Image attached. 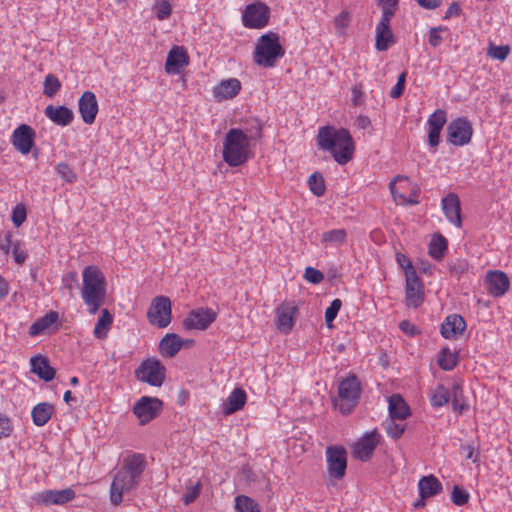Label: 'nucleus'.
Masks as SVG:
<instances>
[{
  "label": "nucleus",
  "instance_id": "obj_37",
  "mask_svg": "<svg viewBox=\"0 0 512 512\" xmlns=\"http://www.w3.org/2000/svg\"><path fill=\"white\" fill-rule=\"evenodd\" d=\"M447 248L448 242L446 238L441 234H438L430 241L428 253L433 259L440 260L444 257Z\"/></svg>",
  "mask_w": 512,
  "mask_h": 512
},
{
  "label": "nucleus",
  "instance_id": "obj_32",
  "mask_svg": "<svg viewBox=\"0 0 512 512\" xmlns=\"http://www.w3.org/2000/svg\"><path fill=\"white\" fill-rule=\"evenodd\" d=\"M441 482L434 476H424L418 482L419 495L422 498H429L442 491Z\"/></svg>",
  "mask_w": 512,
  "mask_h": 512
},
{
  "label": "nucleus",
  "instance_id": "obj_38",
  "mask_svg": "<svg viewBox=\"0 0 512 512\" xmlns=\"http://www.w3.org/2000/svg\"><path fill=\"white\" fill-rule=\"evenodd\" d=\"M402 180H405L407 181L408 180V177L407 176H403V175H397L395 176L389 183V190L391 192V195L394 199V201L397 203V204H409V205H416L418 204V200L415 199V198H407L405 195L399 193L396 189V183L398 181H402Z\"/></svg>",
  "mask_w": 512,
  "mask_h": 512
},
{
  "label": "nucleus",
  "instance_id": "obj_54",
  "mask_svg": "<svg viewBox=\"0 0 512 512\" xmlns=\"http://www.w3.org/2000/svg\"><path fill=\"white\" fill-rule=\"evenodd\" d=\"M201 492V483L197 482L195 485L187 487L186 492L182 496L185 505H189L196 500Z\"/></svg>",
  "mask_w": 512,
  "mask_h": 512
},
{
  "label": "nucleus",
  "instance_id": "obj_35",
  "mask_svg": "<svg viewBox=\"0 0 512 512\" xmlns=\"http://www.w3.org/2000/svg\"><path fill=\"white\" fill-rule=\"evenodd\" d=\"M263 125L257 118H251L244 124L242 133L252 144H255L262 137Z\"/></svg>",
  "mask_w": 512,
  "mask_h": 512
},
{
  "label": "nucleus",
  "instance_id": "obj_50",
  "mask_svg": "<svg viewBox=\"0 0 512 512\" xmlns=\"http://www.w3.org/2000/svg\"><path fill=\"white\" fill-rule=\"evenodd\" d=\"M510 53V47L508 45L494 46L490 45L487 51V55L491 58L504 61Z\"/></svg>",
  "mask_w": 512,
  "mask_h": 512
},
{
  "label": "nucleus",
  "instance_id": "obj_56",
  "mask_svg": "<svg viewBox=\"0 0 512 512\" xmlns=\"http://www.w3.org/2000/svg\"><path fill=\"white\" fill-rule=\"evenodd\" d=\"M27 213L23 205H16L12 210V222L16 227H20L26 220Z\"/></svg>",
  "mask_w": 512,
  "mask_h": 512
},
{
  "label": "nucleus",
  "instance_id": "obj_8",
  "mask_svg": "<svg viewBox=\"0 0 512 512\" xmlns=\"http://www.w3.org/2000/svg\"><path fill=\"white\" fill-rule=\"evenodd\" d=\"M270 19V8L263 2L257 1L246 6L242 13V22L246 28L262 29Z\"/></svg>",
  "mask_w": 512,
  "mask_h": 512
},
{
  "label": "nucleus",
  "instance_id": "obj_47",
  "mask_svg": "<svg viewBox=\"0 0 512 512\" xmlns=\"http://www.w3.org/2000/svg\"><path fill=\"white\" fill-rule=\"evenodd\" d=\"M396 419L390 418L383 423L386 433L393 439H399L405 431L404 424H398L395 422Z\"/></svg>",
  "mask_w": 512,
  "mask_h": 512
},
{
  "label": "nucleus",
  "instance_id": "obj_36",
  "mask_svg": "<svg viewBox=\"0 0 512 512\" xmlns=\"http://www.w3.org/2000/svg\"><path fill=\"white\" fill-rule=\"evenodd\" d=\"M113 322V316L107 309L101 311V316L95 324L93 334L98 339H105L107 337L108 330Z\"/></svg>",
  "mask_w": 512,
  "mask_h": 512
},
{
  "label": "nucleus",
  "instance_id": "obj_64",
  "mask_svg": "<svg viewBox=\"0 0 512 512\" xmlns=\"http://www.w3.org/2000/svg\"><path fill=\"white\" fill-rule=\"evenodd\" d=\"M15 242L12 241V232L7 231L3 237H0V250L8 254Z\"/></svg>",
  "mask_w": 512,
  "mask_h": 512
},
{
  "label": "nucleus",
  "instance_id": "obj_5",
  "mask_svg": "<svg viewBox=\"0 0 512 512\" xmlns=\"http://www.w3.org/2000/svg\"><path fill=\"white\" fill-rule=\"evenodd\" d=\"M135 377L140 382L147 383L153 387H160L165 381L166 368L160 360L147 358L135 370Z\"/></svg>",
  "mask_w": 512,
  "mask_h": 512
},
{
  "label": "nucleus",
  "instance_id": "obj_33",
  "mask_svg": "<svg viewBox=\"0 0 512 512\" xmlns=\"http://www.w3.org/2000/svg\"><path fill=\"white\" fill-rule=\"evenodd\" d=\"M182 348V340L175 333L166 334L159 343L160 352L167 357H174Z\"/></svg>",
  "mask_w": 512,
  "mask_h": 512
},
{
  "label": "nucleus",
  "instance_id": "obj_34",
  "mask_svg": "<svg viewBox=\"0 0 512 512\" xmlns=\"http://www.w3.org/2000/svg\"><path fill=\"white\" fill-rule=\"evenodd\" d=\"M59 315L55 311H50L43 317L37 319L29 328V334L31 336H37L42 334L45 330L50 328L54 323L57 322Z\"/></svg>",
  "mask_w": 512,
  "mask_h": 512
},
{
  "label": "nucleus",
  "instance_id": "obj_42",
  "mask_svg": "<svg viewBox=\"0 0 512 512\" xmlns=\"http://www.w3.org/2000/svg\"><path fill=\"white\" fill-rule=\"evenodd\" d=\"M351 16L348 10H342L333 20L336 34L346 35V28L350 25Z\"/></svg>",
  "mask_w": 512,
  "mask_h": 512
},
{
  "label": "nucleus",
  "instance_id": "obj_45",
  "mask_svg": "<svg viewBox=\"0 0 512 512\" xmlns=\"http://www.w3.org/2000/svg\"><path fill=\"white\" fill-rule=\"evenodd\" d=\"M61 88L59 79L53 74H48L43 83V94L52 98Z\"/></svg>",
  "mask_w": 512,
  "mask_h": 512
},
{
  "label": "nucleus",
  "instance_id": "obj_28",
  "mask_svg": "<svg viewBox=\"0 0 512 512\" xmlns=\"http://www.w3.org/2000/svg\"><path fill=\"white\" fill-rule=\"evenodd\" d=\"M247 401L246 392L242 388H235L222 404V413L231 415L241 410Z\"/></svg>",
  "mask_w": 512,
  "mask_h": 512
},
{
  "label": "nucleus",
  "instance_id": "obj_44",
  "mask_svg": "<svg viewBox=\"0 0 512 512\" xmlns=\"http://www.w3.org/2000/svg\"><path fill=\"white\" fill-rule=\"evenodd\" d=\"M57 175L66 183L72 184L77 180V174L66 162H60L56 165Z\"/></svg>",
  "mask_w": 512,
  "mask_h": 512
},
{
  "label": "nucleus",
  "instance_id": "obj_55",
  "mask_svg": "<svg viewBox=\"0 0 512 512\" xmlns=\"http://www.w3.org/2000/svg\"><path fill=\"white\" fill-rule=\"evenodd\" d=\"M406 76H407V73L405 71L402 72L398 76L397 83L390 90V93H389L391 98L397 99V98H399L403 94L404 88H405V83H406Z\"/></svg>",
  "mask_w": 512,
  "mask_h": 512
},
{
  "label": "nucleus",
  "instance_id": "obj_25",
  "mask_svg": "<svg viewBox=\"0 0 512 512\" xmlns=\"http://www.w3.org/2000/svg\"><path fill=\"white\" fill-rule=\"evenodd\" d=\"M44 114L48 119H50L54 124L58 126H68L74 120L73 111L64 105H48L44 110Z\"/></svg>",
  "mask_w": 512,
  "mask_h": 512
},
{
  "label": "nucleus",
  "instance_id": "obj_27",
  "mask_svg": "<svg viewBox=\"0 0 512 512\" xmlns=\"http://www.w3.org/2000/svg\"><path fill=\"white\" fill-rule=\"evenodd\" d=\"M30 364L31 372L45 382H49L55 377L56 370L50 365L48 358L36 355L30 359Z\"/></svg>",
  "mask_w": 512,
  "mask_h": 512
},
{
  "label": "nucleus",
  "instance_id": "obj_60",
  "mask_svg": "<svg viewBox=\"0 0 512 512\" xmlns=\"http://www.w3.org/2000/svg\"><path fill=\"white\" fill-rule=\"evenodd\" d=\"M13 431L10 418L0 414V439L7 438Z\"/></svg>",
  "mask_w": 512,
  "mask_h": 512
},
{
  "label": "nucleus",
  "instance_id": "obj_58",
  "mask_svg": "<svg viewBox=\"0 0 512 512\" xmlns=\"http://www.w3.org/2000/svg\"><path fill=\"white\" fill-rule=\"evenodd\" d=\"M304 278L312 284H319L323 281L324 275L318 269L307 267L305 269Z\"/></svg>",
  "mask_w": 512,
  "mask_h": 512
},
{
  "label": "nucleus",
  "instance_id": "obj_43",
  "mask_svg": "<svg viewBox=\"0 0 512 512\" xmlns=\"http://www.w3.org/2000/svg\"><path fill=\"white\" fill-rule=\"evenodd\" d=\"M347 238L345 229H333L322 234V242L330 244H343Z\"/></svg>",
  "mask_w": 512,
  "mask_h": 512
},
{
  "label": "nucleus",
  "instance_id": "obj_30",
  "mask_svg": "<svg viewBox=\"0 0 512 512\" xmlns=\"http://www.w3.org/2000/svg\"><path fill=\"white\" fill-rule=\"evenodd\" d=\"M376 49L386 51L393 40V33L390 29V21L381 20L376 27Z\"/></svg>",
  "mask_w": 512,
  "mask_h": 512
},
{
  "label": "nucleus",
  "instance_id": "obj_3",
  "mask_svg": "<svg viewBox=\"0 0 512 512\" xmlns=\"http://www.w3.org/2000/svg\"><path fill=\"white\" fill-rule=\"evenodd\" d=\"M252 143L247 140L242 130L230 129L224 138L223 159L231 167H237L245 163L250 157Z\"/></svg>",
  "mask_w": 512,
  "mask_h": 512
},
{
  "label": "nucleus",
  "instance_id": "obj_39",
  "mask_svg": "<svg viewBox=\"0 0 512 512\" xmlns=\"http://www.w3.org/2000/svg\"><path fill=\"white\" fill-rule=\"evenodd\" d=\"M235 509L237 512H261L258 503L246 495H238L235 498Z\"/></svg>",
  "mask_w": 512,
  "mask_h": 512
},
{
  "label": "nucleus",
  "instance_id": "obj_48",
  "mask_svg": "<svg viewBox=\"0 0 512 512\" xmlns=\"http://www.w3.org/2000/svg\"><path fill=\"white\" fill-rule=\"evenodd\" d=\"M398 0H380L382 7L381 20L391 21L397 9Z\"/></svg>",
  "mask_w": 512,
  "mask_h": 512
},
{
  "label": "nucleus",
  "instance_id": "obj_21",
  "mask_svg": "<svg viewBox=\"0 0 512 512\" xmlns=\"http://www.w3.org/2000/svg\"><path fill=\"white\" fill-rule=\"evenodd\" d=\"M487 291L494 297H500L509 289V279L504 272H490L485 280Z\"/></svg>",
  "mask_w": 512,
  "mask_h": 512
},
{
  "label": "nucleus",
  "instance_id": "obj_1",
  "mask_svg": "<svg viewBox=\"0 0 512 512\" xmlns=\"http://www.w3.org/2000/svg\"><path fill=\"white\" fill-rule=\"evenodd\" d=\"M316 140L318 147L329 152L339 165H345L353 158L355 144L347 129L329 125L320 127Z\"/></svg>",
  "mask_w": 512,
  "mask_h": 512
},
{
  "label": "nucleus",
  "instance_id": "obj_17",
  "mask_svg": "<svg viewBox=\"0 0 512 512\" xmlns=\"http://www.w3.org/2000/svg\"><path fill=\"white\" fill-rule=\"evenodd\" d=\"M35 132L26 124L17 127L12 134V144L17 151L28 154L34 144Z\"/></svg>",
  "mask_w": 512,
  "mask_h": 512
},
{
  "label": "nucleus",
  "instance_id": "obj_6",
  "mask_svg": "<svg viewBox=\"0 0 512 512\" xmlns=\"http://www.w3.org/2000/svg\"><path fill=\"white\" fill-rule=\"evenodd\" d=\"M361 394V384L355 375L342 380L338 386L340 403L337 404L342 414H348L357 404Z\"/></svg>",
  "mask_w": 512,
  "mask_h": 512
},
{
  "label": "nucleus",
  "instance_id": "obj_40",
  "mask_svg": "<svg viewBox=\"0 0 512 512\" xmlns=\"http://www.w3.org/2000/svg\"><path fill=\"white\" fill-rule=\"evenodd\" d=\"M458 363L457 353L452 352L445 347L441 350L438 357V365L445 371L452 370Z\"/></svg>",
  "mask_w": 512,
  "mask_h": 512
},
{
  "label": "nucleus",
  "instance_id": "obj_15",
  "mask_svg": "<svg viewBox=\"0 0 512 512\" xmlns=\"http://www.w3.org/2000/svg\"><path fill=\"white\" fill-rule=\"evenodd\" d=\"M405 300L408 307L417 308L424 300V290L417 273L405 277Z\"/></svg>",
  "mask_w": 512,
  "mask_h": 512
},
{
  "label": "nucleus",
  "instance_id": "obj_53",
  "mask_svg": "<svg viewBox=\"0 0 512 512\" xmlns=\"http://www.w3.org/2000/svg\"><path fill=\"white\" fill-rule=\"evenodd\" d=\"M469 269V264L466 260L463 259H457L456 261L450 263L449 265V271L451 275L460 277L464 273H466Z\"/></svg>",
  "mask_w": 512,
  "mask_h": 512
},
{
  "label": "nucleus",
  "instance_id": "obj_63",
  "mask_svg": "<svg viewBox=\"0 0 512 512\" xmlns=\"http://www.w3.org/2000/svg\"><path fill=\"white\" fill-rule=\"evenodd\" d=\"M441 131H442V129L435 128V127H429L428 144L431 148H435L439 145Z\"/></svg>",
  "mask_w": 512,
  "mask_h": 512
},
{
  "label": "nucleus",
  "instance_id": "obj_13",
  "mask_svg": "<svg viewBox=\"0 0 512 512\" xmlns=\"http://www.w3.org/2000/svg\"><path fill=\"white\" fill-rule=\"evenodd\" d=\"M217 318V313L208 307L194 309L188 313L183 320V327L186 330H205Z\"/></svg>",
  "mask_w": 512,
  "mask_h": 512
},
{
  "label": "nucleus",
  "instance_id": "obj_9",
  "mask_svg": "<svg viewBox=\"0 0 512 512\" xmlns=\"http://www.w3.org/2000/svg\"><path fill=\"white\" fill-rule=\"evenodd\" d=\"M139 482V480L125 473V471L120 468L115 474L110 486L111 503L113 505L121 504L124 494L135 488Z\"/></svg>",
  "mask_w": 512,
  "mask_h": 512
},
{
  "label": "nucleus",
  "instance_id": "obj_12",
  "mask_svg": "<svg viewBox=\"0 0 512 512\" xmlns=\"http://www.w3.org/2000/svg\"><path fill=\"white\" fill-rule=\"evenodd\" d=\"M327 470L337 480L345 476L347 468L346 450L341 446H330L326 450Z\"/></svg>",
  "mask_w": 512,
  "mask_h": 512
},
{
  "label": "nucleus",
  "instance_id": "obj_20",
  "mask_svg": "<svg viewBox=\"0 0 512 512\" xmlns=\"http://www.w3.org/2000/svg\"><path fill=\"white\" fill-rule=\"evenodd\" d=\"M189 63L187 52L183 47L174 46L168 53L165 70L169 74L179 73Z\"/></svg>",
  "mask_w": 512,
  "mask_h": 512
},
{
  "label": "nucleus",
  "instance_id": "obj_46",
  "mask_svg": "<svg viewBox=\"0 0 512 512\" xmlns=\"http://www.w3.org/2000/svg\"><path fill=\"white\" fill-rule=\"evenodd\" d=\"M308 184L311 192L314 195L319 197L325 193V182L320 173H313L308 179Z\"/></svg>",
  "mask_w": 512,
  "mask_h": 512
},
{
  "label": "nucleus",
  "instance_id": "obj_52",
  "mask_svg": "<svg viewBox=\"0 0 512 512\" xmlns=\"http://www.w3.org/2000/svg\"><path fill=\"white\" fill-rule=\"evenodd\" d=\"M342 306V302L340 299H334L330 306L325 311V322L329 328L332 327V322L336 318L340 308Z\"/></svg>",
  "mask_w": 512,
  "mask_h": 512
},
{
  "label": "nucleus",
  "instance_id": "obj_61",
  "mask_svg": "<svg viewBox=\"0 0 512 512\" xmlns=\"http://www.w3.org/2000/svg\"><path fill=\"white\" fill-rule=\"evenodd\" d=\"M460 392H461V387L459 385H454L453 386L452 407H453V410L461 413L464 410H466L468 408V406L465 403L460 402V400L458 398Z\"/></svg>",
  "mask_w": 512,
  "mask_h": 512
},
{
  "label": "nucleus",
  "instance_id": "obj_7",
  "mask_svg": "<svg viewBox=\"0 0 512 512\" xmlns=\"http://www.w3.org/2000/svg\"><path fill=\"white\" fill-rule=\"evenodd\" d=\"M172 306L166 296L155 297L147 311V318L151 325L165 328L171 323Z\"/></svg>",
  "mask_w": 512,
  "mask_h": 512
},
{
  "label": "nucleus",
  "instance_id": "obj_10",
  "mask_svg": "<svg viewBox=\"0 0 512 512\" xmlns=\"http://www.w3.org/2000/svg\"><path fill=\"white\" fill-rule=\"evenodd\" d=\"M448 141L455 146H464L471 141L473 128L465 117L452 120L447 127Z\"/></svg>",
  "mask_w": 512,
  "mask_h": 512
},
{
  "label": "nucleus",
  "instance_id": "obj_49",
  "mask_svg": "<svg viewBox=\"0 0 512 512\" xmlns=\"http://www.w3.org/2000/svg\"><path fill=\"white\" fill-rule=\"evenodd\" d=\"M470 499L469 493L465 490L460 488L459 486H454L452 493H451V500L453 504L457 506H463L468 503Z\"/></svg>",
  "mask_w": 512,
  "mask_h": 512
},
{
  "label": "nucleus",
  "instance_id": "obj_41",
  "mask_svg": "<svg viewBox=\"0 0 512 512\" xmlns=\"http://www.w3.org/2000/svg\"><path fill=\"white\" fill-rule=\"evenodd\" d=\"M450 399V393L443 385H437L430 395V402L433 407H442L447 404Z\"/></svg>",
  "mask_w": 512,
  "mask_h": 512
},
{
  "label": "nucleus",
  "instance_id": "obj_2",
  "mask_svg": "<svg viewBox=\"0 0 512 512\" xmlns=\"http://www.w3.org/2000/svg\"><path fill=\"white\" fill-rule=\"evenodd\" d=\"M82 278L81 296L89 313L94 315L105 302L106 280L102 271L92 265L84 268Z\"/></svg>",
  "mask_w": 512,
  "mask_h": 512
},
{
  "label": "nucleus",
  "instance_id": "obj_18",
  "mask_svg": "<svg viewBox=\"0 0 512 512\" xmlns=\"http://www.w3.org/2000/svg\"><path fill=\"white\" fill-rule=\"evenodd\" d=\"M78 110L84 123L91 125L98 113V102L92 91H85L78 101Z\"/></svg>",
  "mask_w": 512,
  "mask_h": 512
},
{
  "label": "nucleus",
  "instance_id": "obj_19",
  "mask_svg": "<svg viewBox=\"0 0 512 512\" xmlns=\"http://www.w3.org/2000/svg\"><path fill=\"white\" fill-rule=\"evenodd\" d=\"M441 205L447 220L456 227H461L462 218L459 197L455 193H449L442 199Z\"/></svg>",
  "mask_w": 512,
  "mask_h": 512
},
{
  "label": "nucleus",
  "instance_id": "obj_29",
  "mask_svg": "<svg viewBox=\"0 0 512 512\" xmlns=\"http://www.w3.org/2000/svg\"><path fill=\"white\" fill-rule=\"evenodd\" d=\"M55 412L54 405L49 402H41L35 405L31 411L33 423L42 427L46 425Z\"/></svg>",
  "mask_w": 512,
  "mask_h": 512
},
{
  "label": "nucleus",
  "instance_id": "obj_24",
  "mask_svg": "<svg viewBox=\"0 0 512 512\" xmlns=\"http://www.w3.org/2000/svg\"><path fill=\"white\" fill-rule=\"evenodd\" d=\"M146 468V457L140 453L127 455L122 462L121 469L130 474L137 480H141L142 474Z\"/></svg>",
  "mask_w": 512,
  "mask_h": 512
},
{
  "label": "nucleus",
  "instance_id": "obj_11",
  "mask_svg": "<svg viewBox=\"0 0 512 512\" xmlns=\"http://www.w3.org/2000/svg\"><path fill=\"white\" fill-rule=\"evenodd\" d=\"M162 401L156 397H141L133 406V413L140 424L144 425L155 419L162 410Z\"/></svg>",
  "mask_w": 512,
  "mask_h": 512
},
{
  "label": "nucleus",
  "instance_id": "obj_57",
  "mask_svg": "<svg viewBox=\"0 0 512 512\" xmlns=\"http://www.w3.org/2000/svg\"><path fill=\"white\" fill-rule=\"evenodd\" d=\"M396 261L399 264V266L404 270L405 277L409 276L410 272L417 273L412 262L406 255L402 253H397Z\"/></svg>",
  "mask_w": 512,
  "mask_h": 512
},
{
  "label": "nucleus",
  "instance_id": "obj_22",
  "mask_svg": "<svg viewBox=\"0 0 512 512\" xmlns=\"http://www.w3.org/2000/svg\"><path fill=\"white\" fill-rule=\"evenodd\" d=\"M241 82L236 78L222 80L213 89L214 98L217 101L229 100L236 97L241 91Z\"/></svg>",
  "mask_w": 512,
  "mask_h": 512
},
{
  "label": "nucleus",
  "instance_id": "obj_62",
  "mask_svg": "<svg viewBox=\"0 0 512 512\" xmlns=\"http://www.w3.org/2000/svg\"><path fill=\"white\" fill-rule=\"evenodd\" d=\"M12 255L17 264H23L27 258V252L20 247L19 242H15L12 246Z\"/></svg>",
  "mask_w": 512,
  "mask_h": 512
},
{
  "label": "nucleus",
  "instance_id": "obj_31",
  "mask_svg": "<svg viewBox=\"0 0 512 512\" xmlns=\"http://www.w3.org/2000/svg\"><path fill=\"white\" fill-rule=\"evenodd\" d=\"M389 415L392 419L405 420L410 415V409L403 397L393 394L388 399Z\"/></svg>",
  "mask_w": 512,
  "mask_h": 512
},
{
  "label": "nucleus",
  "instance_id": "obj_51",
  "mask_svg": "<svg viewBox=\"0 0 512 512\" xmlns=\"http://www.w3.org/2000/svg\"><path fill=\"white\" fill-rule=\"evenodd\" d=\"M446 121V112L442 109H437L433 114L429 116L427 123L429 127L443 129Z\"/></svg>",
  "mask_w": 512,
  "mask_h": 512
},
{
  "label": "nucleus",
  "instance_id": "obj_23",
  "mask_svg": "<svg viewBox=\"0 0 512 512\" xmlns=\"http://www.w3.org/2000/svg\"><path fill=\"white\" fill-rule=\"evenodd\" d=\"M297 307L291 303H283L276 309V318L278 329L284 333H289L294 326V318Z\"/></svg>",
  "mask_w": 512,
  "mask_h": 512
},
{
  "label": "nucleus",
  "instance_id": "obj_59",
  "mask_svg": "<svg viewBox=\"0 0 512 512\" xmlns=\"http://www.w3.org/2000/svg\"><path fill=\"white\" fill-rule=\"evenodd\" d=\"M446 28L443 27H433L430 29L429 32V44L433 47H438L441 42L443 41V38L441 37V32L446 31Z\"/></svg>",
  "mask_w": 512,
  "mask_h": 512
},
{
  "label": "nucleus",
  "instance_id": "obj_14",
  "mask_svg": "<svg viewBox=\"0 0 512 512\" xmlns=\"http://www.w3.org/2000/svg\"><path fill=\"white\" fill-rule=\"evenodd\" d=\"M76 496L72 488H65L62 490H45L35 494L33 500L37 504L42 505H64L72 501Z\"/></svg>",
  "mask_w": 512,
  "mask_h": 512
},
{
  "label": "nucleus",
  "instance_id": "obj_4",
  "mask_svg": "<svg viewBox=\"0 0 512 512\" xmlns=\"http://www.w3.org/2000/svg\"><path fill=\"white\" fill-rule=\"evenodd\" d=\"M284 54L285 49L280 44L279 35L270 31L257 40L253 60L258 66L270 68L274 67Z\"/></svg>",
  "mask_w": 512,
  "mask_h": 512
},
{
  "label": "nucleus",
  "instance_id": "obj_26",
  "mask_svg": "<svg viewBox=\"0 0 512 512\" xmlns=\"http://www.w3.org/2000/svg\"><path fill=\"white\" fill-rule=\"evenodd\" d=\"M466 322L462 316L452 314L446 317L441 325V335L446 339L455 338L463 333Z\"/></svg>",
  "mask_w": 512,
  "mask_h": 512
},
{
  "label": "nucleus",
  "instance_id": "obj_16",
  "mask_svg": "<svg viewBox=\"0 0 512 512\" xmlns=\"http://www.w3.org/2000/svg\"><path fill=\"white\" fill-rule=\"evenodd\" d=\"M380 436L373 430L366 433L357 443L353 446V454L355 458L360 461H368L379 443Z\"/></svg>",
  "mask_w": 512,
  "mask_h": 512
}]
</instances>
